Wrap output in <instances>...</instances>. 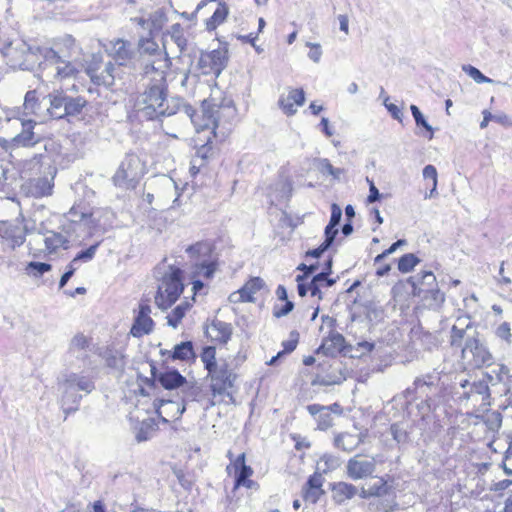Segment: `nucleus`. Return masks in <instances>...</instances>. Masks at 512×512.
Segmentation results:
<instances>
[{
    "instance_id": "obj_54",
    "label": "nucleus",
    "mask_w": 512,
    "mask_h": 512,
    "mask_svg": "<svg viewBox=\"0 0 512 512\" xmlns=\"http://www.w3.org/2000/svg\"><path fill=\"white\" fill-rule=\"evenodd\" d=\"M405 244V240H398L394 242L389 248L384 250L381 254L377 255L374 259L375 264L379 263L382 259H384L386 256L392 254L396 251V249L402 245Z\"/></svg>"
},
{
    "instance_id": "obj_27",
    "label": "nucleus",
    "mask_w": 512,
    "mask_h": 512,
    "mask_svg": "<svg viewBox=\"0 0 512 512\" xmlns=\"http://www.w3.org/2000/svg\"><path fill=\"white\" fill-rule=\"evenodd\" d=\"M112 180L114 185L119 188H129L133 186L136 175L132 172V161L126 160L122 162Z\"/></svg>"
},
{
    "instance_id": "obj_15",
    "label": "nucleus",
    "mask_w": 512,
    "mask_h": 512,
    "mask_svg": "<svg viewBox=\"0 0 512 512\" xmlns=\"http://www.w3.org/2000/svg\"><path fill=\"white\" fill-rule=\"evenodd\" d=\"M169 67V58L160 56L146 64L143 69V75L149 79L150 84L167 86V69Z\"/></svg>"
},
{
    "instance_id": "obj_34",
    "label": "nucleus",
    "mask_w": 512,
    "mask_h": 512,
    "mask_svg": "<svg viewBox=\"0 0 512 512\" xmlns=\"http://www.w3.org/2000/svg\"><path fill=\"white\" fill-rule=\"evenodd\" d=\"M155 35L149 34L148 37H141L138 40L137 47L140 55L163 56L159 51V45L154 39Z\"/></svg>"
},
{
    "instance_id": "obj_22",
    "label": "nucleus",
    "mask_w": 512,
    "mask_h": 512,
    "mask_svg": "<svg viewBox=\"0 0 512 512\" xmlns=\"http://www.w3.org/2000/svg\"><path fill=\"white\" fill-rule=\"evenodd\" d=\"M512 484L510 480H502L495 483L489 491L482 497L484 512H489V507L495 506L497 509H501L503 505V498L505 490Z\"/></svg>"
},
{
    "instance_id": "obj_62",
    "label": "nucleus",
    "mask_w": 512,
    "mask_h": 512,
    "mask_svg": "<svg viewBox=\"0 0 512 512\" xmlns=\"http://www.w3.org/2000/svg\"><path fill=\"white\" fill-rule=\"evenodd\" d=\"M497 334L499 337L509 340V338L511 337L509 324L502 323L497 329Z\"/></svg>"
},
{
    "instance_id": "obj_39",
    "label": "nucleus",
    "mask_w": 512,
    "mask_h": 512,
    "mask_svg": "<svg viewBox=\"0 0 512 512\" xmlns=\"http://www.w3.org/2000/svg\"><path fill=\"white\" fill-rule=\"evenodd\" d=\"M56 64L57 67L55 77L58 80H64L71 77H75L78 74V69L70 61L62 60V62Z\"/></svg>"
},
{
    "instance_id": "obj_9",
    "label": "nucleus",
    "mask_w": 512,
    "mask_h": 512,
    "mask_svg": "<svg viewBox=\"0 0 512 512\" xmlns=\"http://www.w3.org/2000/svg\"><path fill=\"white\" fill-rule=\"evenodd\" d=\"M155 322L151 317V306L148 298L141 299L138 308L134 310V321L130 334L135 338H141L153 332Z\"/></svg>"
},
{
    "instance_id": "obj_19",
    "label": "nucleus",
    "mask_w": 512,
    "mask_h": 512,
    "mask_svg": "<svg viewBox=\"0 0 512 512\" xmlns=\"http://www.w3.org/2000/svg\"><path fill=\"white\" fill-rule=\"evenodd\" d=\"M232 333L233 329L231 324L218 319L212 320L205 330L206 337L212 343L218 345H226L231 339Z\"/></svg>"
},
{
    "instance_id": "obj_30",
    "label": "nucleus",
    "mask_w": 512,
    "mask_h": 512,
    "mask_svg": "<svg viewBox=\"0 0 512 512\" xmlns=\"http://www.w3.org/2000/svg\"><path fill=\"white\" fill-rule=\"evenodd\" d=\"M345 348V338L340 333H330L324 338L319 350L325 355L335 356Z\"/></svg>"
},
{
    "instance_id": "obj_24",
    "label": "nucleus",
    "mask_w": 512,
    "mask_h": 512,
    "mask_svg": "<svg viewBox=\"0 0 512 512\" xmlns=\"http://www.w3.org/2000/svg\"><path fill=\"white\" fill-rule=\"evenodd\" d=\"M470 350L476 367L491 366L494 362L492 354L478 339L470 338L463 348V352Z\"/></svg>"
},
{
    "instance_id": "obj_2",
    "label": "nucleus",
    "mask_w": 512,
    "mask_h": 512,
    "mask_svg": "<svg viewBox=\"0 0 512 512\" xmlns=\"http://www.w3.org/2000/svg\"><path fill=\"white\" fill-rule=\"evenodd\" d=\"M223 106L214 102L213 98L203 100L200 113L192 116V122L197 132L209 130L206 142L196 151L191 160L190 174L195 178L200 173L208 172V161L213 156V139L216 138V129L222 118Z\"/></svg>"
},
{
    "instance_id": "obj_50",
    "label": "nucleus",
    "mask_w": 512,
    "mask_h": 512,
    "mask_svg": "<svg viewBox=\"0 0 512 512\" xmlns=\"http://www.w3.org/2000/svg\"><path fill=\"white\" fill-rule=\"evenodd\" d=\"M463 70L477 83H488L491 79L486 77L479 69L471 65L463 66Z\"/></svg>"
},
{
    "instance_id": "obj_47",
    "label": "nucleus",
    "mask_w": 512,
    "mask_h": 512,
    "mask_svg": "<svg viewBox=\"0 0 512 512\" xmlns=\"http://www.w3.org/2000/svg\"><path fill=\"white\" fill-rule=\"evenodd\" d=\"M307 411L312 415V416H316L318 413L320 412H334V413H342V408L340 406V404L338 403H333L329 406H323V405H320V404H311V405H308L307 406Z\"/></svg>"
},
{
    "instance_id": "obj_17",
    "label": "nucleus",
    "mask_w": 512,
    "mask_h": 512,
    "mask_svg": "<svg viewBox=\"0 0 512 512\" xmlns=\"http://www.w3.org/2000/svg\"><path fill=\"white\" fill-rule=\"evenodd\" d=\"M305 102V92L302 88H288L287 93L279 97L278 105L287 116H293Z\"/></svg>"
},
{
    "instance_id": "obj_44",
    "label": "nucleus",
    "mask_w": 512,
    "mask_h": 512,
    "mask_svg": "<svg viewBox=\"0 0 512 512\" xmlns=\"http://www.w3.org/2000/svg\"><path fill=\"white\" fill-rule=\"evenodd\" d=\"M411 113L414 117L416 125L426 130L428 133V139L431 140L434 137V130L431 125L426 121L421 111L416 105L410 106Z\"/></svg>"
},
{
    "instance_id": "obj_1",
    "label": "nucleus",
    "mask_w": 512,
    "mask_h": 512,
    "mask_svg": "<svg viewBox=\"0 0 512 512\" xmlns=\"http://www.w3.org/2000/svg\"><path fill=\"white\" fill-rule=\"evenodd\" d=\"M200 359L207 371L206 379L209 382L211 397L205 399L201 388L192 391L193 400L203 403L210 408L226 398L232 399L237 388L238 374L226 360L218 361L215 346H205L200 353Z\"/></svg>"
},
{
    "instance_id": "obj_49",
    "label": "nucleus",
    "mask_w": 512,
    "mask_h": 512,
    "mask_svg": "<svg viewBox=\"0 0 512 512\" xmlns=\"http://www.w3.org/2000/svg\"><path fill=\"white\" fill-rule=\"evenodd\" d=\"M90 340L82 333L76 334L70 343V349L73 351L85 350L89 347Z\"/></svg>"
},
{
    "instance_id": "obj_60",
    "label": "nucleus",
    "mask_w": 512,
    "mask_h": 512,
    "mask_svg": "<svg viewBox=\"0 0 512 512\" xmlns=\"http://www.w3.org/2000/svg\"><path fill=\"white\" fill-rule=\"evenodd\" d=\"M337 229L336 227L335 228H330V225L328 224L325 228V246H330L332 244V242L334 241L336 235H337Z\"/></svg>"
},
{
    "instance_id": "obj_31",
    "label": "nucleus",
    "mask_w": 512,
    "mask_h": 512,
    "mask_svg": "<svg viewBox=\"0 0 512 512\" xmlns=\"http://www.w3.org/2000/svg\"><path fill=\"white\" fill-rule=\"evenodd\" d=\"M196 354L191 341H184L176 344L172 351L168 352V359L173 361L179 360L182 362L195 361Z\"/></svg>"
},
{
    "instance_id": "obj_36",
    "label": "nucleus",
    "mask_w": 512,
    "mask_h": 512,
    "mask_svg": "<svg viewBox=\"0 0 512 512\" xmlns=\"http://www.w3.org/2000/svg\"><path fill=\"white\" fill-rule=\"evenodd\" d=\"M50 106L47 109L49 115L52 118L60 119L64 117L63 110L66 104V96L62 94L49 95Z\"/></svg>"
},
{
    "instance_id": "obj_6",
    "label": "nucleus",
    "mask_w": 512,
    "mask_h": 512,
    "mask_svg": "<svg viewBox=\"0 0 512 512\" xmlns=\"http://www.w3.org/2000/svg\"><path fill=\"white\" fill-rule=\"evenodd\" d=\"M182 270L172 269L165 274L154 296L156 306L161 310L170 308L180 297L184 290Z\"/></svg>"
},
{
    "instance_id": "obj_21",
    "label": "nucleus",
    "mask_w": 512,
    "mask_h": 512,
    "mask_svg": "<svg viewBox=\"0 0 512 512\" xmlns=\"http://www.w3.org/2000/svg\"><path fill=\"white\" fill-rule=\"evenodd\" d=\"M209 2H217V8L214 13L205 21L206 30L211 32L216 30L220 25H222L228 15H229V6L226 2L222 0H202L198 5L196 10L199 11L203 7H205Z\"/></svg>"
},
{
    "instance_id": "obj_18",
    "label": "nucleus",
    "mask_w": 512,
    "mask_h": 512,
    "mask_svg": "<svg viewBox=\"0 0 512 512\" xmlns=\"http://www.w3.org/2000/svg\"><path fill=\"white\" fill-rule=\"evenodd\" d=\"M75 46V39L70 35H66L53 42V46L47 51L46 57L54 63H60L64 57H71Z\"/></svg>"
},
{
    "instance_id": "obj_29",
    "label": "nucleus",
    "mask_w": 512,
    "mask_h": 512,
    "mask_svg": "<svg viewBox=\"0 0 512 512\" xmlns=\"http://www.w3.org/2000/svg\"><path fill=\"white\" fill-rule=\"evenodd\" d=\"M44 246L46 255H53L60 249H69L70 241L62 233L51 231L44 238Z\"/></svg>"
},
{
    "instance_id": "obj_10",
    "label": "nucleus",
    "mask_w": 512,
    "mask_h": 512,
    "mask_svg": "<svg viewBox=\"0 0 512 512\" xmlns=\"http://www.w3.org/2000/svg\"><path fill=\"white\" fill-rule=\"evenodd\" d=\"M227 55L220 49L202 53L197 63L200 75L218 77L227 65Z\"/></svg>"
},
{
    "instance_id": "obj_51",
    "label": "nucleus",
    "mask_w": 512,
    "mask_h": 512,
    "mask_svg": "<svg viewBox=\"0 0 512 512\" xmlns=\"http://www.w3.org/2000/svg\"><path fill=\"white\" fill-rule=\"evenodd\" d=\"M99 246V243H96L94 245H91L86 250L79 252L74 259L71 261V263L74 265L75 262L83 260V261H90L94 258L96 250Z\"/></svg>"
},
{
    "instance_id": "obj_5",
    "label": "nucleus",
    "mask_w": 512,
    "mask_h": 512,
    "mask_svg": "<svg viewBox=\"0 0 512 512\" xmlns=\"http://www.w3.org/2000/svg\"><path fill=\"white\" fill-rule=\"evenodd\" d=\"M85 71L96 86L111 88L117 83L124 85L130 80V72L122 71V68L112 61L104 62L100 55L91 57Z\"/></svg>"
},
{
    "instance_id": "obj_14",
    "label": "nucleus",
    "mask_w": 512,
    "mask_h": 512,
    "mask_svg": "<svg viewBox=\"0 0 512 512\" xmlns=\"http://www.w3.org/2000/svg\"><path fill=\"white\" fill-rule=\"evenodd\" d=\"M0 239L10 248L21 246L26 239V228L19 220L0 221Z\"/></svg>"
},
{
    "instance_id": "obj_55",
    "label": "nucleus",
    "mask_w": 512,
    "mask_h": 512,
    "mask_svg": "<svg viewBox=\"0 0 512 512\" xmlns=\"http://www.w3.org/2000/svg\"><path fill=\"white\" fill-rule=\"evenodd\" d=\"M405 244V240H398L394 242L389 248L384 250L381 254L377 255L374 259L375 264L379 263L382 259H384L386 256L392 254L396 251V249L402 245Z\"/></svg>"
},
{
    "instance_id": "obj_13",
    "label": "nucleus",
    "mask_w": 512,
    "mask_h": 512,
    "mask_svg": "<svg viewBox=\"0 0 512 512\" xmlns=\"http://www.w3.org/2000/svg\"><path fill=\"white\" fill-rule=\"evenodd\" d=\"M110 45L109 56L112 58V62L121 67L122 71L131 68L135 58V50L132 44L128 40L117 38L110 41Z\"/></svg>"
},
{
    "instance_id": "obj_8",
    "label": "nucleus",
    "mask_w": 512,
    "mask_h": 512,
    "mask_svg": "<svg viewBox=\"0 0 512 512\" xmlns=\"http://www.w3.org/2000/svg\"><path fill=\"white\" fill-rule=\"evenodd\" d=\"M422 279H428V284L435 287L424 290L421 287L413 285V295L421 298L423 305L428 309H439L445 302V294L437 287L436 277L432 271H422L420 274Z\"/></svg>"
},
{
    "instance_id": "obj_37",
    "label": "nucleus",
    "mask_w": 512,
    "mask_h": 512,
    "mask_svg": "<svg viewBox=\"0 0 512 512\" xmlns=\"http://www.w3.org/2000/svg\"><path fill=\"white\" fill-rule=\"evenodd\" d=\"M40 109V102L36 90L26 92L23 103V114L25 116L37 115Z\"/></svg>"
},
{
    "instance_id": "obj_35",
    "label": "nucleus",
    "mask_w": 512,
    "mask_h": 512,
    "mask_svg": "<svg viewBox=\"0 0 512 512\" xmlns=\"http://www.w3.org/2000/svg\"><path fill=\"white\" fill-rule=\"evenodd\" d=\"M191 307L192 304L188 301H184L177 305L167 316L168 325L173 328H177Z\"/></svg>"
},
{
    "instance_id": "obj_52",
    "label": "nucleus",
    "mask_w": 512,
    "mask_h": 512,
    "mask_svg": "<svg viewBox=\"0 0 512 512\" xmlns=\"http://www.w3.org/2000/svg\"><path fill=\"white\" fill-rule=\"evenodd\" d=\"M317 427L320 430H327L333 425V418L329 412H320L317 414Z\"/></svg>"
},
{
    "instance_id": "obj_58",
    "label": "nucleus",
    "mask_w": 512,
    "mask_h": 512,
    "mask_svg": "<svg viewBox=\"0 0 512 512\" xmlns=\"http://www.w3.org/2000/svg\"><path fill=\"white\" fill-rule=\"evenodd\" d=\"M67 268H68L67 271L60 278V281H59L60 288H63L67 284L69 279L74 275V273L76 271V268L74 267V265L72 263H70Z\"/></svg>"
},
{
    "instance_id": "obj_23",
    "label": "nucleus",
    "mask_w": 512,
    "mask_h": 512,
    "mask_svg": "<svg viewBox=\"0 0 512 512\" xmlns=\"http://www.w3.org/2000/svg\"><path fill=\"white\" fill-rule=\"evenodd\" d=\"M323 483L324 479L320 473L310 475L302 488L303 500L312 504L317 503L325 493Z\"/></svg>"
},
{
    "instance_id": "obj_61",
    "label": "nucleus",
    "mask_w": 512,
    "mask_h": 512,
    "mask_svg": "<svg viewBox=\"0 0 512 512\" xmlns=\"http://www.w3.org/2000/svg\"><path fill=\"white\" fill-rule=\"evenodd\" d=\"M385 106L394 119L401 121L402 111L396 104L386 103Z\"/></svg>"
},
{
    "instance_id": "obj_46",
    "label": "nucleus",
    "mask_w": 512,
    "mask_h": 512,
    "mask_svg": "<svg viewBox=\"0 0 512 512\" xmlns=\"http://www.w3.org/2000/svg\"><path fill=\"white\" fill-rule=\"evenodd\" d=\"M265 25L266 22L264 18L260 17L258 19V30L256 32H251L246 35H240L238 36V40L243 44H250L251 46L255 47L258 36L263 31Z\"/></svg>"
},
{
    "instance_id": "obj_33",
    "label": "nucleus",
    "mask_w": 512,
    "mask_h": 512,
    "mask_svg": "<svg viewBox=\"0 0 512 512\" xmlns=\"http://www.w3.org/2000/svg\"><path fill=\"white\" fill-rule=\"evenodd\" d=\"M156 380L166 390H173L183 386L186 383V378L177 370H167L161 372Z\"/></svg>"
},
{
    "instance_id": "obj_3",
    "label": "nucleus",
    "mask_w": 512,
    "mask_h": 512,
    "mask_svg": "<svg viewBox=\"0 0 512 512\" xmlns=\"http://www.w3.org/2000/svg\"><path fill=\"white\" fill-rule=\"evenodd\" d=\"M192 263V277L211 281L220 269V257L212 241H197L186 248Z\"/></svg>"
},
{
    "instance_id": "obj_25",
    "label": "nucleus",
    "mask_w": 512,
    "mask_h": 512,
    "mask_svg": "<svg viewBox=\"0 0 512 512\" xmlns=\"http://www.w3.org/2000/svg\"><path fill=\"white\" fill-rule=\"evenodd\" d=\"M154 407L158 417L165 423L175 421L183 412L180 404L172 400H159L157 403H154Z\"/></svg>"
},
{
    "instance_id": "obj_42",
    "label": "nucleus",
    "mask_w": 512,
    "mask_h": 512,
    "mask_svg": "<svg viewBox=\"0 0 512 512\" xmlns=\"http://www.w3.org/2000/svg\"><path fill=\"white\" fill-rule=\"evenodd\" d=\"M85 104H86V101L81 97L72 98V97L66 96V104H65V108L63 110L64 116L65 115H75V114L80 113L82 111V109L84 108Z\"/></svg>"
},
{
    "instance_id": "obj_63",
    "label": "nucleus",
    "mask_w": 512,
    "mask_h": 512,
    "mask_svg": "<svg viewBox=\"0 0 512 512\" xmlns=\"http://www.w3.org/2000/svg\"><path fill=\"white\" fill-rule=\"evenodd\" d=\"M503 465L505 470L512 474V450H506L505 456L503 459Z\"/></svg>"
},
{
    "instance_id": "obj_32",
    "label": "nucleus",
    "mask_w": 512,
    "mask_h": 512,
    "mask_svg": "<svg viewBox=\"0 0 512 512\" xmlns=\"http://www.w3.org/2000/svg\"><path fill=\"white\" fill-rule=\"evenodd\" d=\"M275 293L278 301H281L282 304H275L272 313L274 317L281 318L293 310L294 303L288 299V292L285 286L278 285Z\"/></svg>"
},
{
    "instance_id": "obj_57",
    "label": "nucleus",
    "mask_w": 512,
    "mask_h": 512,
    "mask_svg": "<svg viewBox=\"0 0 512 512\" xmlns=\"http://www.w3.org/2000/svg\"><path fill=\"white\" fill-rule=\"evenodd\" d=\"M88 512H109L106 503L99 499L88 504Z\"/></svg>"
},
{
    "instance_id": "obj_41",
    "label": "nucleus",
    "mask_w": 512,
    "mask_h": 512,
    "mask_svg": "<svg viewBox=\"0 0 512 512\" xmlns=\"http://www.w3.org/2000/svg\"><path fill=\"white\" fill-rule=\"evenodd\" d=\"M423 178L426 182V186L430 188L429 197H432L438 182L437 170L433 165H427L423 169Z\"/></svg>"
},
{
    "instance_id": "obj_53",
    "label": "nucleus",
    "mask_w": 512,
    "mask_h": 512,
    "mask_svg": "<svg viewBox=\"0 0 512 512\" xmlns=\"http://www.w3.org/2000/svg\"><path fill=\"white\" fill-rule=\"evenodd\" d=\"M341 216H342V210L341 208L337 205V204H332L331 205V217H330V221H329V225H330V228H335L340 220H341Z\"/></svg>"
},
{
    "instance_id": "obj_64",
    "label": "nucleus",
    "mask_w": 512,
    "mask_h": 512,
    "mask_svg": "<svg viewBox=\"0 0 512 512\" xmlns=\"http://www.w3.org/2000/svg\"><path fill=\"white\" fill-rule=\"evenodd\" d=\"M328 247L329 246H325V243L323 242L318 248L307 251L306 256L318 258Z\"/></svg>"
},
{
    "instance_id": "obj_7",
    "label": "nucleus",
    "mask_w": 512,
    "mask_h": 512,
    "mask_svg": "<svg viewBox=\"0 0 512 512\" xmlns=\"http://www.w3.org/2000/svg\"><path fill=\"white\" fill-rule=\"evenodd\" d=\"M366 481L359 490V496L363 499L383 498L392 494L395 490L396 479L394 475H374Z\"/></svg>"
},
{
    "instance_id": "obj_48",
    "label": "nucleus",
    "mask_w": 512,
    "mask_h": 512,
    "mask_svg": "<svg viewBox=\"0 0 512 512\" xmlns=\"http://www.w3.org/2000/svg\"><path fill=\"white\" fill-rule=\"evenodd\" d=\"M299 343V333L292 331L289 335V339L282 342L283 350L280 351V355H286L293 352Z\"/></svg>"
},
{
    "instance_id": "obj_11",
    "label": "nucleus",
    "mask_w": 512,
    "mask_h": 512,
    "mask_svg": "<svg viewBox=\"0 0 512 512\" xmlns=\"http://www.w3.org/2000/svg\"><path fill=\"white\" fill-rule=\"evenodd\" d=\"M376 460L362 454H357L349 459L346 465V473L352 480H367L376 472Z\"/></svg>"
},
{
    "instance_id": "obj_20",
    "label": "nucleus",
    "mask_w": 512,
    "mask_h": 512,
    "mask_svg": "<svg viewBox=\"0 0 512 512\" xmlns=\"http://www.w3.org/2000/svg\"><path fill=\"white\" fill-rule=\"evenodd\" d=\"M166 91L167 86L150 84L142 94L144 109H149L153 112L162 111L166 99Z\"/></svg>"
},
{
    "instance_id": "obj_59",
    "label": "nucleus",
    "mask_w": 512,
    "mask_h": 512,
    "mask_svg": "<svg viewBox=\"0 0 512 512\" xmlns=\"http://www.w3.org/2000/svg\"><path fill=\"white\" fill-rule=\"evenodd\" d=\"M463 335H464V330L458 329V328H456V326H453L452 335H451V345L452 346H460Z\"/></svg>"
},
{
    "instance_id": "obj_45",
    "label": "nucleus",
    "mask_w": 512,
    "mask_h": 512,
    "mask_svg": "<svg viewBox=\"0 0 512 512\" xmlns=\"http://www.w3.org/2000/svg\"><path fill=\"white\" fill-rule=\"evenodd\" d=\"M156 432H157V429L155 428V425L153 422L144 421L141 423V425L136 433V439L138 440V442L149 440L154 437Z\"/></svg>"
},
{
    "instance_id": "obj_4",
    "label": "nucleus",
    "mask_w": 512,
    "mask_h": 512,
    "mask_svg": "<svg viewBox=\"0 0 512 512\" xmlns=\"http://www.w3.org/2000/svg\"><path fill=\"white\" fill-rule=\"evenodd\" d=\"M318 269L315 264L306 265L301 263L297 266V270L301 273L296 276L297 292L300 297L310 294L317 302L323 300L322 288L331 287L335 284V280L329 278L331 274V260L328 261L327 267L323 272L313 275Z\"/></svg>"
},
{
    "instance_id": "obj_56",
    "label": "nucleus",
    "mask_w": 512,
    "mask_h": 512,
    "mask_svg": "<svg viewBox=\"0 0 512 512\" xmlns=\"http://www.w3.org/2000/svg\"><path fill=\"white\" fill-rule=\"evenodd\" d=\"M369 182V194L367 196L366 202L368 204L374 203L375 201L379 200L381 195L379 193V190L375 186L374 182L371 180H368Z\"/></svg>"
},
{
    "instance_id": "obj_12",
    "label": "nucleus",
    "mask_w": 512,
    "mask_h": 512,
    "mask_svg": "<svg viewBox=\"0 0 512 512\" xmlns=\"http://www.w3.org/2000/svg\"><path fill=\"white\" fill-rule=\"evenodd\" d=\"M264 287L265 282L261 277H250L241 288L230 293L228 301L232 304L253 303L256 301V294Z\"/></svg>"
},
{
    "instance_id": "obj_38",
    "label": "nucleus",
    "mask_w": 512,
    "mask_h": 512,
    "mask_svg": "<svg viewBox=\"0 0 512 512\" xmlns=\"http://www.w3.org/2000/svg\"><path fill=\"white\" fill-rule=\"evenodd\" d=\"M148 21L149 34L156 35L166 26L168 19L163 10H157L149 15Z\"/></svg>"
},
{
    "instance_id": "obj_40",
    "label": "nucleus",
    "mask_w": 512,
    "mask_h": 512,
    "mask_svg": "<svg viewBox=\"0 0 512 512\" xmlns=\"http://www.w3.org/2000/svg\"><path fill=\"white\" fill-rule=\"evenodd\" d=\"M420 263V259L413 253H406L398 260V270L401 273H409Z\"/></svg>"
},
{
    "instance_id": "obj_26",
    "label": "nucleus",
    "mask_w": 512,
    "mask_h": 512,
    "mask_svg": "<svg viewBox=\"0 0 512 512\" xmlns=\"http://www.w3.org/2000/svg\"><path fill=\"white\" fill-rule=\"evenodd\" d=\"M22 131L13 139L16 145L23 147H33L40 139L35 137L34 128L36 121L31 119H21Z\"/></svg>"
},
{
    "instance_id": "obj_28",
    "label": "nucleus",
    "mask_w": 512,
    "mask_h": 512,
    "mask_svg": "<svg viewBox=\"0 0 512 512\" xmlns=\"http://www.w3.org/2000/svg\"><path fill=\"white\" fill-rule=\"evenodd\" d=\"M330 490L333 500L338 504L354 498L358 493V489L355 485L344 481L331 484Z\"/></svg>"
},
{
    "instance_id": "obj_16",
    "label": "nucleus",
    "mask_w": 512,
    "mask_h": 512,
    "mask_svg": "<svg viewBox=\"0 0 512 512\" xmlns=\"http://www.w3.org/2000/svg\"><path fill=\"white\" fill-rule=\"evenodd\" d=\"M231 468L235 474L234 490L240 487L252 489L257 486V483L251 480L254 472L253 469L245 462V453H241L234 459L231 463Z\"/></svg>"
},
{
    "instance_id": "obj_43",
    "label": "nucleus",
    "mask_w": 512,
    "mask_h": 512,
    "mask_svg": "<svg viewBox=\"0 0 512 512\" xmlns=\"http://www.w3.org/2000/svg\"><path fill=\"white\" fill-rule=\"evenodd\" d=\"M52 266L44 262L31 261L25 266V271L28 275L33 277H40L43 274L51 271Z\"/></svg>"
}]
</instances>
